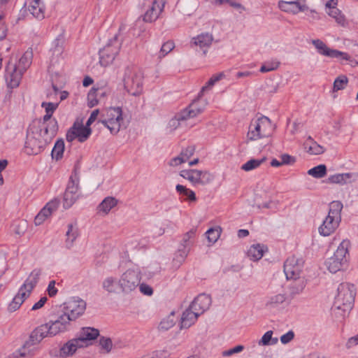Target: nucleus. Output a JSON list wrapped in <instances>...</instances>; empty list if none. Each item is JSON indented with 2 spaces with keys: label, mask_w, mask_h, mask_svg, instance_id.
I'll return each mask as SVG.
<instances>
[{
  "label": "nucleus",
  "mask_w": 358,
  "mask_h": 358,
  "mask_svg": "<svg viewBox=\"0 0 358 358\" xmlns=\"http://www.w3.org/2000/svg\"><path fill=\"white\" fill-rule=\"evenodd\" d=\"M83 348L78 340L73 338L69 340L60 348V355L62 358L72 356L78 348Z\"/></svg>",
  "instance_id": "nucleus-26"
},
{
  "label": "nucleus",
  "mask_w": 358,
  "mask_h": 358,
  "mask_svg": "<svg viewBox=\"0 0 358 358\" xmlns=\"http://www.w3.org/2000/svg\"><path fill=\"white\" fill-rule=\"evenodd\" d=\"M211 304V298L206 294L197 296L189 305V307L199 315L207 310Z\"/></svg>",
  "instance_id": "nucleus-21"
},
{
  "label": "nucleus",
  "mask_w": 358,
  "mask_h": 358,
  "mask_svg": "<svg viewBox=\"0 0 358 358\" xmlns=\"http://www.w3.org/2000/svg\"><path fill=\"white\" fill-rule=\"evenodd\" d=\"M224 76L223 73L213 75L209 80L206 83V85L203 86L201 90V93H203L206 90L210 89L217 81L221 80Z\"/></svg>",
  "instance_id": "nucleus-47"
},
{
  "label": "nucleus",
  "mask_w": 358,
  "mask_h": 358,
  "mask_svg": "<svg viewBox=\"0 0 358 358\" xmlns=\"http://www.w3.org/2000/svg\"><path fill=\"white\" fill-rule=\"evenodd\" d=\"M52 114L46 113L41 120L34 121L30 126L38 128V130L53 137L57 134L59 126L55 118L52 117Z\"/></svg>",
  "instance_id": "nucleus-13"
},
{
  "label": "nucleus",
  "mask_w": 358,
  "mask_h": 358,
  "mask_svg": "<svg viewBox=\"0 0 358 358\" xmlns=\"http://www.w3.org/2000/svg\"><path fill=\"white\" fill-rule=\"evenodd\" d=\"M180 176L193 185H206L213 180V176L208 171L196 169L182 170L180 172Z\"/></svg>",
  "instance_id": "nucleus-14"
},
{
  "label": "nucleus",
  "mask_w": 358,
  "mask_h": 358,
  "mask_svg": "<svg viewBox=\"0 0 358 358\" xmlns=\"http://www.w3.org/2000/svg\"><path fill=\"white\" fill-rule=\"evenodd\" d=\"M174 313H171L169 316L164 318L159 324V329L167 331L173 327L176 323Z\"/></svg>",
  "instance_id": "nucleus-41"
},
{
  "label": "nucleus",
  "mask_w": 358,
  "mask_h": 358,
  "mask_svg": "<svg viewBox=\"0 0 358 358\" xmlns=\"http://www.w3.org/2000/svg\"><path fill=\"white\" fill-rule=\"evenodd\" d=\"M41 273V268H34L20 287L31 294V292L38 282Z\"/></svg>",
  "instance_id": "nucleus-24"
},
{
  "label": "nucleus",
  "mask_w": 358,
  "mask_h": 358,
  "mask_svg": "<svg viewBox=\"0 0 358 358\" xmlns=\"http://www.w3.org/2000/svg\"><path fill=\"white\" fill-rule=\"evenodd\" d=\"M266 159V157L262 159H251L241 166V169L245 171H250L260 166Z\"/></svg>",
  "instance_id": "nucleus-39"
},
{
  "label": "nucleus",
  "mask_w": 358,
  "mask_h": 358,
  "mask_svg": "<svg viewBox=\"0 0 358 358\" xmlns=\"http://www.w3.org/2000/svg\"><path fill=\"white\" fill-rule=\"evenodd\" d=\"M71 318L68 314L62 313L55 320L36 327L30 334L29 340L36 347L44 338L54 336L61 332L67 331L71 324Z\"/></svg>",
  "instance_id": "nucleus-1"
},
{
  "label": "nucleus",
  "mask_w": 358,
  "mask_h": 358,
  "mask_svg": "<svg viewBox=\"0 0 358 358\" xmlns=\"http://www.w3.org/2000/svg\"><path fill=\"white\" fill-rule=\"evenodd\" d=\"M243 349H244L243 345H238L235 346L233 348L223 351L222 352V355L223 357H229L236 353H239V352H242L243 350Z\"/></svg>",
  "instance_id": "nucleus-59"
},
{
  "label": "nucleus",
  "mask_w": 358,
  "mask_h": 358,
  "mask_svg": "<svg viewBox=\"0 0 358 358\" xmlns=\"http://www.w3.org/2000/svg\"><path fill=\"white\" fill-rule=\"evenodd\" d=\"M64 151V142L62 139H59L55 143V145L52 150V159L59 160L63 157V153Z\"/></svg>",
  "instance_id": "nucleus-37"
},
{
  "label": "nucleus",
  "mask_w": 358,
  "mask_h": 358,
  "mask_svg": "<svg viewBox=\"0 0 358 358\" xmlns=\"http://www.w3.org/2000/svg\"><path fill=\"white\" fill-rule=\"evenodd\" d=\"M350 246V241L343 240L338 246L334 255L326 260L325 264L329 272L336 273L348 266Z\"/></svg>",
  "instance_id": "nucleus-5"
},
{
  "label": "nucleus",
  "mask_w": 358,
  "mask_h": 358,
  "mask_svg": "<svg viewBox=\"0 0 358 358\" xmlns=\"http://www.w3.org/2000/svg\"><path fill=\"white\" fill-rule=\"evenodd\" d=\"M55 137L48 135L38 128L29 125L24 145V152L29 155H38Z\"/></svg>",
  "instance_id": "nucleus-3"
},
{
  "label": "nucleus",
  "mask_w": 358,
  "mask_h": 358,
  "mask_svg": "<svg viewBox=\"0 0 358 358\" xmlns=\"http://www.w3.org/2000/svg\"><path fill=\"white\" fill-rule=\"evenodd\" d=\"M77 199L78 198H76V196L71 194L66 190L64 194V208L66 209L69 208L76 201Z\"/></svg>",
  "instance_id": "nucleus-49"
},
{
  "label": "nucleus",
  "mask_w": 358,
  "mask_h": 358,
  "mask_svg": "<svg viewBox=\"0 0 358 358\" xmlns=\"http://www.w3.org/2000/svg\"><path fill=\"white\" fill-rule=\"evenodd\" d=\"M66 248H70L78 236V229L72 224H69L68 225V230L66 233Z\"/></svg>",
  "instance_id": "nucleus-38"
},
{
  "label": "nucleus",
  "mask_w": 358,
  "mask_h": 358,
  "mask_svg": "<svg viewBox=\"0 0 358 358\" xmlns=\"http://www.w3.org/2000/svg\"><path fill=\"white\" fill-rule=\"evenodd\" d=\"M278 6L282 10L293 14H296L308 9V6L306 5H302L297 1H281L279 2Z\"/></svg>",
  "instance_id": "nucleus-25"
},
{
  "label": "nucleus",
  "mask_w": 358,
  "mask_h": 358,
  "mask_svg": "<svg viewBox=\"0 0 358 358\" xmlns=\"http://www.w3.org/2000/svg\"><path fill=\"white\" fill-rule=\"evenodd\" d=\"M294 280V281H293L289 287V293L292 297L301 294L306 287V283L303 279H300L299 277Z\"/></svg>",
  "instance_id": "nucleus-35"
},
{
  "label": "nucleus",
  "mask_w": 358,
  "mask_h": 358,
  "mask_svg": "<svg viewBox=\"0 0 358 358\" xmlns=\"http://www.w3.org/2000/svg\"><path fill=\"white\" fill-rule=\"evenodd\" d=\"M279 64L280 62L277 61L266 62L261 66L259 71L261 73H267L271 71H274L278 68Z\"/></svg>",
  "instance_id": "nucleus-50"
},
{
  "label": "nucleus",
  "mask_w": 358,
  "mask_h": 358,
  "mask_svg": "<svg viewBox=\"0 0 358 358\" xmlns=\"http://www.w3.org/2000/svg\"><path fill=\"white\" fill-rule=\"evenodd\" d=\"M273 331H266L262 338L259 341L258 343L259 345H274L277 343L278 338H273Z\"/></svg>",
  "instance_id": "nucleus-42"
},
{
  "label": "nucleus",
  "mask_w": 358,
  "mask_h": 358,
  "mask_svg": "<svg viewBox=\"0 0 358 358\" xmlns=\"http://www.w3.org/2000/svg\"><path fill=\"white\" fill-rule=\"evenodd\" d=\"M213 38L211 34L208 33L201 34L196 37H194L191 42L192 47H199L203 51V54L206 55L207 49L212 43Z\"/></svg>",
  "instance_id": "nucleus-22"
},
{
  "label": "nucleus",
  "mask_w": 358,
  "mask_h": 358,
  "mask_svg": "<svg viewBox=\"0 0 358 358\" xmlns=\"http://www.w3.org/2000/svg\"><path fill=\"white\" fill-rule=\"evenodd\" d=\"M33 52L31 49H28L18 61L16 64L17 68L22 72H26L32 63Z\"/></svg>",
  "instance_id": "nucleus-31"
},
{
  "label": "nucleus",
  "mask_w": 358,
  "mask_h": 358,
  "mask_svg": "<svg viewBox=\"0 0 358 358\" xmlns=\"http://www.w3.org/2000/svg\"><path fill=\"white\" fill-rule=\"evenodd\" d=\"M108 93V90L103 88L92 89L89 92V97L96 96L99 101L105 97Z\"/></svg>",
  "instance_id": "nucleus-51"
},
{
  "label": "nucleus",
  "mask_w": 358,
  "mask_h": 358,
  "mask_svg": "<svg viewBox=\"0 0 358 358\" xmlns=\"http://www.w3.org/2000/svg\"><path fill=\"white\" fill-rule=\"evenodd\" d=\"M175 47L174 43L173 41H167L164 43L160 50L159 52V58H162L166 56L169 52H170Z\"/></svg>",
  "instance_id": "nucleus-53"
},
{
  "label": "nucleus",
  "mask_w": 358,
  "mask_h": 358,
  "mask_svg": "<svg viewBox=\"0 0 358 358\" xmlns=\"http://www.w3.org/2000/svg\"><path fill=\"white\" fill-rule=\"evenodd\" d=\"M286 300V296L284 294H278L273 296H271L268 298L265 306L268 308H278L280 305L283 303Z\"/></svg>",
  "instance_id": "nucleus-34"
},
{
  "label": "nucleus",
  "mask_w": 358,
  "mask_h": 358,
  "mask_svg": "<svg viewBox=\"0 0 358 358\" xmlns=\"http://www.w3.org/2000/svg\"><path fill=\"white\" fill-rule=\"evenodd\" d=\"M308 152L312 155H320L324 152V148L316 142H313L309 146Z\"/></svg>",
  "instance_id": "nucleus-56"
},
{
  "label": "nucleus",
  "mask_w": 358,
  "mask_h": 358,
  "mask_svg": "<svg viewBox=\"0 0 358 358\" xmlns=\"http://www.w3.org/2000/svg\"><path fill=\"white\" fill-rule=\"evenodd\" d=\"M55 285L56 282L55 280H50L49 282L47 292L50 297L55 296L58 292V289L56 288Z\"/></svg>",
  "instance_id": "nucleus-61"
},
{
  "label": "nucleus",
  "mask_w": 358,
  "mask_h": 358,
  "mask_svg": "<svg viewBox=\"0 0 358 358\" xmlns=\"http://www.w3.org/2000/svg\"><path fill=\"white\" fill-rule=\"evenodd\" d=\"M121 48V42L118 39V34L115 33L107 44L99 50V62L101 66H107L113 63L118 55Z\"/></svg>",
  "instance_id": "nucleus-9"
},
{
  "label": "nucleus",
  "mask_w": 358,
  "mask_h": 358,
  "mask_svg": "<svg viewBox=\"0 0 358 358\" xmlns=\"http://www.w3.org/2000/svg\"><path fill=\"white\" fill-rule=\"evenodd\" d=\"M29 11L38 20H42L44 18V12L40 6V0H33L29 7Z\"/></svg>",
  "instance_id": "nucleus-36"
},
{
  "label": "nucleus",
  "mask_w": 358,
  "mask_h": 358,
  "mask_svg": "<svg viewBox=\"0 0 358 358\" xmlns=\"http://www.w3.org/2000/svg\"><path fill=\"white\" fill-rule=\"evenodd\" d=\"M143 74L134 67L125 68L123 83L124 89L133 96H138L143 92Z\"/></svg>",
  "instance_id": "nucleus-7"
},
{
  "label": "nucleus",
  "mask_w": 358,
  "mask_h": 358,
  "mask_svg": "<svg viewBox=\"0 0 358 358\" xmlns=\"http://www.w3.org/2000/svg\"><path fill=\"white\" fill-rule=\"evenodd\" d=\"M66 190L78 199V180H74L73 176H71Z\"/></svg>",
  "instance_id": "nucleus-46"
},
{
  "label": "nucleus",
  "mask_w": 358,
  "mask_h": 358,
  "mask_svg": "<svg viewBox=\"0 0 358 358\" xmlns=\"http://www.w3.org/2000/svg\"><path fill=\"white\" fill-rule=\"evenodd\" d=\"M116 278L113 277H107L102 282L103 288L109 293L115 292Z\"/></svg>",
  "instance_id": "nucleus-44"
},
{
  "label": "nucleus",
  "mask_w": 358,
  "mask_h": 358,
  "mask_svg": "<svg viewBox=\"0 0 358 358\" xmlns=\"http://www.w3.org/2000/svg\"><path fill=\"white\" fill-rule=\"evenodd\" d=\"M99 335L98 329L92 327H83L79 333V336L76 338L83 347L87 346L89 343L96 339Z\"/></svg>",
  "instance_id": "nucleus-23"
},
{
  "label": "nucleus",
  "mask_w": 358,
  "mask_h": 358,
  "mask_svg": "<svg viewBox=\"0 0 358 358\" xmlns=\"http://www.w3.org/2000/svg\"><path fill=\"white\" fill-rule=\"evenodd\" d=\"M92 134V129L87 125L76 122L68 130L66 138L68 142H72L76 138L80 143L86 141Z\"/></svg>",
  "instance_id": "nucleus-15"
},
{
  "label": "nucleus",
  "mask_w": 358,
  "mask_h": 358,
  "mask_svg": "<svg viewBox=\"0 0 358 358\" xmlns=\"http://www.w3.org/2000/svg\"><path fill=\"white\" fill-rule=\"evenodd\" d=\"M140 281L139 273L134 270L128 269L121 275L118 285L122 292L129 294L136 289Z\"/></svg>",
  "instance_id": "nucleus-10"
},
{
  "label": "nucleus",
  "mask_w": 358,
  "mask_h": 358,
  "mask_svg": "<svg viewBox=\"0 0 358 358\" xmlns=\"http://www.w3.org/2000/svg\"><path fill=\"white\" fill-rule=\"evenodd\" d=\"M281 164L282 165L293 164L295 162V158L288 154H284L280 156Z\"/></svg>",
  "instance_id": "nucleus-62"
},
{
  "label": "nucleus",
  "mask_w": 358,
  "mask_h": 358,
  "mask_svg": "<svg viewBox=\"0 0 358 358\" xmlns=\"http://www.w3.org/2000/svg\"><path fill=\"white\" fill-rule=\"evenodd\" d=\"M304 261L295 255L289 257L284 263V272L287 279H296L301 272Z\"/></svg>",
  "instance_id": "nucleus-16"
},
{
  "label": "nucleus",
  "mask_w": 358,
  "mask_h": 358,
  "mask_svg": "<svg viewBox=\"0 0 358 358\" xmlns=\"http://www.w3.org/2000/svg\"><path fill=\"white\" fill-rule=\"evenodd\" d=\"M139 289L141 293L147 296H151L153 293L152 288L145 283L139 284Z\"/></svg>",
  "instance_id": "nucleus-64"
},
{
  "label": "nucleus",
  "mask_w": 358,
  "mask_h": 358,
  "mask_svg": "<svg viewBox=\"0 0 358 358\" xmlns=\"http://www.w3.org/2000/svg\"><path fill=\"white\" fill-rule=\"evenodd\" d=\"M215 5L221 6L224 4H228L229 6L239 9L243 8V6L239 3L235 2L233 0H214Z\"/></svg>",
  "instance_id": "nucleus-58"
},
{
  "label": "nucleus",
  "mask_w": 358,
  "mask_h": 358,
  "mask_svg": "<svg viewBox=\"0 0 358 358\" xmlns=\"http://www.w3.org/2000/svg\"><path fill=\"white\" fill-rule=\"evenodd\" d=\"M98 122L103 124L112 134H117L123 122L122 108L110 107L103 110Z\"/></svg>",
  "instance_id": "nucleus-6"
},
{
  "label": "nucleus",
  "mask_w": 358,
  "mask_h": 358,
  "mask_svg": "<svg viewBox=\"0 0 358 358\" xmlns=\"http://www.w3.org/2000/svg\"><path fill=\"white\" fill-rule=\"evenodd\" d=\"M199 315L192 310L189 306L182 315L180 327L187 329L195 323Z\"/></svg>",
  "instance_id": "nucleus-28"
},
{
  "label": "nucleus",
  "mask_w": 358,
  "mask_h": 358,
  "mask_svg": "<svg viewBox=\"0 0 358 358\" xmlns=\"http://www.w3.org/2000/svg\"><path fill=\"white\" fill-rule=\"evenodd\" d=\"M312 43L314 45L317 52L322 55L331 58H341L344 60H350V57L348 53L339 51L338 50L331 49L320 39L312 40Z\"/></svg>",
  "instance_id": "nucleus-18"
},
{
  "label": "nucleus",
  "mask_w": 358,
  "mask_h": 358,
  "mask_svg": "<svg viewBox=\"0 0 358 358\" xmlns=\"http://www.w3.org/2000/svg\"><path fill=\"white\" fill-rule=\"evenodd\" d=\"M195 147L194 145H189L180 152V156L186 162L194 153Z\"/></svg>",
  "instance_id": "nucleus-55"
},
{
  "label": "nucleus",
  "mask_w": 358,
  "mask_h": 358,
  "mask_svg": "<svg viewBox=\"0 0 358 358\" xmlns=\"http://www.w3.org/2000/svg\"><path fill=\"white\" fill-rule=\"evenodd\" d=\"M273 131V125L271 120L263 115L251 122L248 137L251 141H255L269 136Z\"/></svg>",
  "instance_id": "nucleus-8"
},
{
  "label": "nucleus",
  "mask_w": 358,
  "mask_h": 358,
  "mask_svg": "<svg viewBox=\"0 0 358 358\" xmlns=\"http://www.w3.org/2000/svg\"><path fill=\"white\" fill-rule=\"evenodd\" d=\"M64 36L63 34H59L54 41L53 52L55 54L60 55L64 50Z\"/></svg>",
  "instance_id": "nucleus-45"
},
{
  "label": "nucleus",
  "mask_w": 358,
  "mask_h": 358,
  "mask_svg": "<svg viewBox=\"0 0 358 358\" xmlns=\"http://www.w3.org/2000/svg\"><path fill=\"white\" fill-rule=\"evenodd\" d=\"M117 201L114 197L108 196L101 201V203L98 206L97 209L99 212H102L106 215L117 205Z\"/></svg>",
  "instance_id": "nucleus-33"
},
{
  "label": "nucleus",
  "mask_w": 358,
  "mask_h": 358,
  "mask_svg": "<svg viewBox=\"0 0 358 358\" xmlns=\"http://www.w3.org/2000/svg\"><path fill=\"white\" fill-rule=\"evenodd\" d=\"M176 192L181 196L180 198L183 201H196V197L194 191L187 188L182 185H177L176 187Z\"/></svg>",
  "instance_id": "nucleus-32"
},
{
  "label": "nucleus",
  "mask_w": 358,
  "mask_h": 358,
  "mask_svg": "<svg viewBox=\"0 0 358 358\" xmlns=\"http://www.w3.org/2000/svg\"><path fill=\"white\" fill-rule=\"evenodd\" d=\"M52 114L46 113L41 120L34 121L30 126L38 128V130L53 137L57 134L59 126L55 118L52 117Z\"/></svg>",
  "instance_id": "nucleus-12"
},
{
  "label": "nucleus",
  "mask_w": 358,
  "mask_h": 358,
  "mask_svg": "<svg viewBox=\"0 0 358 358\" xmlns=\"http://www.w3.org/2000/svg\"><path fill=\"white\" fill-rule=\"evenodd\" d=\"M24 72L17 68L16 64L8 62L6 67V81L9 88H16L20 85Z\"/></svg>",
  "instance_id": "nucleus-19"
},
{
  "label": "nucleus",
  "mask_w": 358,
  "mask_h": 358,
  "mask_svg": "<svg viewBox=\"0 0 358 358\" xmlns=\"http://www.w3.org/2000/svg\"><path fill=\"white\" fill-rule=\"evenodd\" d=\"M266 251H267L266 246L257 243L250 246L248 250L247 255L250 260L256 262L262 259Z\"/></svg>",
  "instance_id": "nucleus-30"
},
{
  "label": "nucleus",
  "mask_w": 358,
  "mask_h": 358,
  "mask_svg": "<svg viewBox=\"0 0 358 358\" xmlns=\"http://www.w3.org/2000/svg\"><path fill=\"white\" fill-rule=\"evenodd\" d=\"M203 93L198 94L197 99H194L187 107L179 113V119H190L196 117L202 113L206 106L207 101L201 98Z\"/></svg>",
  "instance_id": "nucleus-11"
},
{
  "label": "nucleus",
  "mask_w": 358,
  "mask_h": 358,
  "mask_svg": "<svg viewBox=\"0 0 358 358\" xmlns=\"http://www.w3.org/2000/svg\"><path fill=\"white\" fill-rule=\"evenodd\" d=\"M342 209L343 204L339 201H334L330 203L328 215L318 229L321 236H329L334 233L341 221Z\"/></svg>",
  "instance_id": "nucleus-4"
},
{
  "label": "nucleus",
  "mask_w": 358,
  "mask_h": 358,
  "mask_svg": "<svg viewBox=\"0 0 358 358\" xmlns=\"http://www.w3.org/2000/svg\"><path fill=\"white\" fill-rule=\"evenodd\" d=\"M30 296L29 293L20 287L18 292L14 296L12 301L8 304V310L10 313L15 312L20 308L23 302Z\"/></svg>",
  "instance_id": "nucleus-27"
},
{
  "label": "nucleus",
  "mask_w": 358,
  "mask_h": 358,
  "mask_svg": "<svg viewBox=\"0 0 358 358\" xmlns=\"http://www.w3.org/2000/svg\"><path fill=\"white\" fill-rule=\"evenodd\" d=\"M99 345L103 353H109L113 348V342L110 338L101 337Z\"/></svg>",
  "instance_id": "nucleus-48"
},
{
  "label": "nucleus",
  "mask_w": 358,
  "mask_h": 358,
  "mask_svg": "<svg viewBox=\"0 0 358 358\" xmlns=\"http://www.w3.org/2000/svg\"><path fill=\"white\" fill-rule=\"evenodd\" d=\"M206 234L207 236L208 241L210 243H215L220 236V231L217 229H209Z\"/></svg>",
  "instance_id": "nucleus-52"
},
{
  "label": "nucleus",
  "mask_w": 358,
  "mask_h": 358,
  "mask_svg": "<svg viewBox=\"0 0 358 358\" xmlns=\"http://www.w3.org/2000/svg\"><path fill=\"white\" fill-rule=\"evenodd\" d=\"M155 358H169L171 353L167 349L156 350L153 352Z\"/></svg>",
  "instance_id": "nucleus-63"
},
{
  "label": "nucleus",
  "mask_w": 358,
  "mask_h": 358,
  "mask_svg": "<svg viewBox=\"0 0 358 358\" xmlns=\"http://www.w3.org/2000/svg\"><path fill=\"white\" fill-rule=\"evenodd\" d=\"M59 103L52 102H43L41 106L45 108L46 113L53 114L58 107Z\"/></svg>",
  "instance_id": "nucleus-60"
},
{
  "label": "nucleus",
  "mask_w": 358,
  "mask_h": 358,
  "mask_svg": "<svg viewBox=\"0 0 358 358\" xmlns=\"http://www.w3.org/2000/svg\"><path fill=\"white\" fill-rule=\"evenodd\" d=\"M329 16L334 18L336 22H342L345 20L344 16L341 14L338 8L331 10H327L326 12Z\"/></svg>",
  "instance_id": "nucleus-54"
},
{
  "label": "nucleus",
  "mask_w": 358,
  "mask_h": 358,
  "mask_svg": "<svg viewBox=\"0 0 358 358\" xmlns=\"http://www.w3.org/2000/svg\"><path fill=\"white\" fill-rule=\"evenodd\" d=\"M157 20L156 11L153 8H151L145 13L143 20L144 22H152Z\"/></svg>",
  "instance_id": "nucleus-57"
},
{
  "label": "nucleus",
  "mask_w": 358,
  "mask_h": 358,
  "mask_svg": "<svg viewBox=\"0 0 358 358\" xmlns=\"http://www.w3.org/2000/svg\"><path fill=\"white\" fill-rule=\"evenodd\" d=\"M86 305L84 300L78 297L73 298L66 303V306L64 307L66 312L64 313L68 314L71 321H74L85 313Z\"/></svg>",
  "instance_id": "nucleus-17"
},
{
  "label": "nucleus",
  "mask_w": 358,
  "mask_h": 358,
  "mask_svg": "<svg viewBox=\"0 0 358 358\" xmlns=\"http://www.w3.org/2000/svg\"><path fill=\"white\" fill-rule=\"evenodd\" d=\"M348 83V79L346 76L341 75L337 77L334 82L333 86V91L337 92L338 90H342L345 88L347 84Z\"/></svg>",
  "instance_id": "nucleus-43"
},
{
  "label": "nucleus",
  "mask_w": 358,
  "mask_h": 358,
  "mask_svg": "<svg viewBox=\"0 0 358 358\" xmlns=\"http://www.w3.org/2000/svg\"><path fill=\"white\" fill-rule=\"evenodd\" d=\"M196 229H192L184 234L180 246L176 253V257L179 258V261H184L187 256L190 247L192 245V239L195 237Z\"/></svg>",
  "instance_id": "nucleus-20"
},
{
  "label": "nucleus",
  "mask_w": 358,
  "mask_h": 358,
  "mask_svg": "<svg viewBox=\"0 0 358 358\" xmlns=\"http://www.w3.org/2000/svg\"><path fill=\"white\" fill-rule=\"evenodd\" d=\"M356 292L355 286L348 282L341 283L331 308L333 314L338 318H344L353 306Z\"/></svg>",
  "instance_id": "nucleus-2"
},
{
  "label": "nucleus",
  "mask_w": 358,
  "mask_h": 358,
  "mask_svg": "<svg viewBox=\"0 0 358 358\" xmlns=\"http://www.w3.org/2000/svg\"><path fill=\"white\" fill-rule=\"evenodd\" d=\"M357 178V174L353 173H337L329 176L328 181L331 183L344 185L355 180Z\"/></svg>",
  "instance_id": "nucleus-29"
},
{
  "label": "nucleus",
  "mask_w": 358,
  "mask_h": 358,
  "mask_svg": "<svg viewBox=\"0 0 358 358\" xmlns=\"http://www.w3.org/2000/svg\"><path fill=\"white\" fill-rule=\"evenodd\" d=\"M308 174L315 178H322L327 175V167L324 164H320L309 169Z\"/></svg>",
  "instance_id": "nucleus-40"
}]
</instances>
